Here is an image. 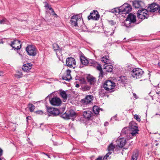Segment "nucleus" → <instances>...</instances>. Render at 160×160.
<instances>
[{
	"label": "nucleus",
	"instance_id": "nucleus-1",
	"mask_svg": "<svg viewBox=\"0 0 160 160\" xmlns=\"http://www.w3.org/2000/svg\"><path fill=\"white\" fill-rule=\"evenodd\" d=\"M136 22V17L132 13H129L126 19L124 25L127 28H131L134 26Z\"/></svg>",
	"mask_w": 160,
	"mask_h": 160
},
{
	"label": "nucleus",
	"instance_id": "nucleus-2",
	"mask_svg": "<svg viewBox=\"0 0 160 160\" xmlns=\"http://www.w3.org/2000/svg\"><path fill=\"white\" fill-rule=\"evenodd\" d=\"M82 22V18L80 14H77L72 16L71 18L70 23L73 27L81 26V24Z\"/></svg>",
	"mask_w": 160,
	"mask_h": 160
},
{
	"label": "nucleus",
	"instance_id": "nucleus-3",
	"mask_svg": "<svg viewBox=\"0 0 160 160\" xmlns=\"http://www.w3.org/2000/svg\"><path fill=\"white\" fill-rule=\"evenodd\" d=\"M45 105L47 109V112H45V115L47 114L49 116L55 117L62 114V113H61L58 109L48 106L46 103Z\"/></svg>",
	"mask_w": 160,
	"mask_h": 160
},
{
	"label": "nucleus",
	"instance_id": "nucleus-4",
	"mask_svg": "<svg viewBox=\"0 0 160 160\" xmlns=\"http://www.w3.org/2000/svg\"><path fill=\"white\" fill-rule=\"evenodd\" d=\"M116 84L111 80H106L101 86V88H103L104 89L109 92H112L115 91L114 87Z\"/></svg>",
	"mask_w": 160,
	"mask_h": 160
},
{
	"label": "nucleus",
	"instance_id": "nucleus-5",
	"mask_svg": "<svg viewBox=\"0 0 160 160\" xmlns=\"http://www.w3.org/2000/svg\"><path fill=\"white\" fill-rule=\"evenodd\" d=\"M137 17L138 18L140 19L138 22L135 23V25L140 23L142 20L146 18L147 19L149 17L148 11L147 9H142L138 10L137 12Z\"/></svg>",
	"mask_w": 160,
	"mask_h": 160
},
{
	"label": "nucleus",
	"instance_id": "nucleus-6",
	"mask_svg": "<svg viewBox=\"0 0 160 160\" xmlns=\"http://www.w3.org/2000/svg\"><path fill=\"white\" fill-rule=\"evenodd\" d=\"M62 115V117L64 118L67 119H72L73 121L76 117L77 114L73 110L70 109L68 111H67Z\"/></svg>",
	"mask_w": 160,
	"mask_h": 160
},
{
	"label": "nucleus",
	"instance_id": "nucleus-7",
	"mask_svg": "<svg viewBox=\"0 0 160 160\" xmlns=\"http://www.w3.org/2000/svg\"><path fill=\"white\" fill-rule=\"evenodd\" d=\"M28 55L30 56L35 57L37 54V48L32 45H28L25 48Z\"/></svg>",
	"mask_w": 160,
	"mask_h": 160
},
{
	"label": "nucleus",
	"instance_id": "nucleus-8",
	"mask_svg": "<svg viewBox=\"0 0 160 160\" xmlns=\"http://www.w3.org/2000/svg\"><path fill=\"white\" fill-rule=\"evenodd\" d=\"M128 127L132 132L131 135L132 136H134L136 135L138 133V131L139 130L137 126V124L135 122H131Z\"/></svg>",
	"mask_w": 160,
	"mask_h": 160
},
{
	"label": "nucleus",
	"instance_id": "nucleus-9",
	"mask_svg": "<svg viewBox=\"0 0 160 160\" xmlns=\"http://www.w3.org/2000/svg\"><path fill=\"white\" fill-rule=\"evenodd\" d=\"M143 73L144 71L142 69L139 68H136L132 70L131 76L136 79L140 78L142 76Z\"/></svg>",
	"mask_w": 160,
	"mask_h": 160
},
{
	"label": "nucleus",
	"instance_id": "nucleus-10",
	"mask_svg": "<svg viewBox=\"0 0 160 160\" xmlns=\"http://www.w3.org/2000/svg\"><path fill=\"white\" fill-rule=\"evenodd\" d=\"M120 10L122 14L129 13L132 10V8L130 4L128 3H124L120 7Z\"/></svg>",
	"mask_w": 160,
	"mask_h": 160
},
{
	"label": "nucleus",
	"instance_id": "nucleus-11",
	"mask_svg": "<svg viewBox=\"0 0 160 160\" xmlns=\"http://www.w3.org/2000/svg\"><path fill=\"white\" fill-rule=\"evenodd\" d=\"M48 98H49V101L50 104L53 106H59L62 103L61 100L59 98L55 97L50 98L48 96L46 99H47Z\"/></svg>",
	"mask_w": 160,
	"mask_h": 160
},
{
	"label": "nucleus",
	"instance_id": "nucleus-12",
	"mask_svg": "<svg viewBox=\"0 0 160 160\" xmlns=\"http://www.w3.org/2000/svg\"><path fill=\"white\" fill-rule=\"evenodd\" d=\"M100 18V15L98 11L97 10H93L91 12L89 16L88 17L89 20L92 19L94 20H98Z\"/></svg>",
	"mask_w": 160,
	"mask_h": 160
},
{
	"label": "nucleus",
	"instance_id": "nucleus-13",
	"mask_svg": "<svg viewBox=\"0 0 160 160\" xmlns=\"http://www.w3.org/2000/svg\"><path fill=\"white\" fill-rule=\"evenodd\" d=\"M93 97L92 95H86L85 98L81 100L80 102L83 105H87L92 102Z\"/></svg>",
	"mask_w": 160,
	"mask_h": 160
},
{
	"label": "nucleus",
	"instance_id": "nucleus-14",
	"mask_svg": "<svg viewBox=\"0 0 160 160\" xmlns=\"http://www.w3.org/2000/svg\"><path fill=\"white\" fill-rule=\"evenodd\" d=\"M132 2L133 6L136 8H141L142 9L145 6L144 3L141 0H135Z\"/></svg>",
	"mask_w": 160,
	"mask_h": 160
},
{
	"label": "nucleus",
	"instance_id": "nucleus-15",
	"mask_svg": "<svg viewBox=\"0 0 160 160\" xmlns=\"http://www.w3.org/2000/svg\"><path fill=\"white\" fill-rule=\"evenodd\" d=\"M158 5L155 3H153L150 5L147 9L148 11L151 12H154L158 10Z\"/></svg>",
	"mask_w": 160,
	"mask_h": 160
},
{
	"label": "nucleus",
	"instance_id": "nucleus-16",
	"mask_svg": "<svg viewBox=\"0 0 160 160\" xmlns=\"http://www.w3.org/2000/svg\"><path fill=\"white\" fill-rule=\"evenodd\" d=\"M66 63L67 66L70 68H72L73 65L76 64L75 59L73 58L68 57L66 59Z\"/></svg>",
	"mask_w": 160,
	"mask_h": 160
},
{
	"label": "nucleus",
	"instance_id": "nucleus-17",
	"mask_svg": "<svg viewBox=\"0 0 160 160\" xmlns=\"http://www.w3.org/2000/svg\"><path fill=\"white\" fill-rule=\"evenodd\" d=\"M71 71L69 69H67L65 73L63 75L62 77L63 80L69 81L72 79V77L71 76L70 73Z\"/></svg>",
	"mask_w": 160,
	"mask_h": 160
},
{
	"label": "nucleus",
	"instance_id": "nucleus-18",
	"mask_svg": "<svg viewBox=\"0 0 160 160\" xmlns=\"http://www.w3.org/2000/svg\"><path fill=\"white\" fill-rule=\"evenodd\" d=\"M32 66L31 63L24 64L22 67V70L25 72H28L32 68Z\"/></svg>",
	"mask_w": 160,
	"mask_h": 160
},
{
	"label": "nucleus",
	"instance_id": "nucleus-19",
	"mask_svg": "<svg viewBox=\"0 0 160 160\" xmlns=\"http://www.w3.org/2000/svg\"><path fill=\"white\" fill-rule=\"evenodd\" d=\"M132 132L130 131L128 127L123 128L122 130L121 134L122 135H126L127 136L128 135H131Z\"/></svg>",
	"mask_w": 160,
	"mask_h": 160
},
{
	"label": "nucleus",
	"instance_id": "nucleus-20",
	"mask_svg": "<svg viewBox=\"0 0 160 160\" xmlns=\"http://www.w3.org/2000/svg\"><path fill=\"white\" fill-rule=\"evenodd\" d=\"M93 113L90 111H84L83 113V116L85 118L88 120H89L92 117Z\"/></svg>",
	"mask_w": 160,
	"mask_h": 160
},
{
	"label": "nucleus",
	"instance_id": "nucleus-21",
	"mask_svg": "<svg viewBox=\"0 0 160 160\" xmlns=\"http://www.w3.org/2000/svg\"><path fill=\"white\" fill-rule=\"evenodd\" d=\"M117 80L119 83H122L125 84L127 82V78L125 76H121L117 78Z\"/></svg>",
	"mask_w": 160,
	"mask_h": 160
},
{
	"label": "nucleus",
	"instance_id": "nucleus-22",
	"mask_svg": "<svg viewBox=\"0 0 160 160\" xmlns=\"http://www.w3.org/2000/svg\"><path fill=\"white\" fill-rule=\"evenodd\" d=\"M80 60L82 65L85 66L88 65V60L82 53L80 56Z\"/></svg>",
	"mask_w": 160,
	"mask_h": 160
},
{
	"label": "nucleus",
	"instance_id": "nucleus-23",
	"mask_svg": "<svg viewBox=\"0 0 160 160\" xmlns=\"http://www.w3.org/2000/svg\"><path fill=\"white\" fill-rule=\"evenodd\" d=\"M118 144L119 147L122 148L125 145L126 143V140L124 138H120L118 139Z\"/></svg>",
	"mask_w": 160,
	"mask_h": 160
},
{
	"label": "nucleus",
	"instance_id": "nucleus-24",
	"mask_svg": "<svg viewBox=\"0 0 160 160\" xmlns=\"http://www.w3.org/2000/svg\"><path fill=\"white\" fill-rule=\"evenodd\" d=\"M96 67L97 69L100 71L99 77L100 78H102L103 76V72L101 65L98 63Z\"/></svg>",
	"mask_w": 160,
	"mask_h": 160
},
{
	"label": "nucleus",
	"instance_id": "nucleus-25",
	"mask_svg": "<svg viewBox=\"0 0 160 160\" xmlns=\"http://www.w3.org/2000/svg\"><path fill=\"white\" fill-rule=\"evenodd\" d=\"M91 87L88 85H82L81 88V89L83 91H89Z\"/></svg>",
	"mask_w": 160,
	"mask_h": 160
},
{
	"label": "nucleus",
	"instance_id": "nucleus-26",
	"mask_svg": "<svg viewBox=\"0 0 160 160\" xmlns=\"http://www.w3.org/2000/svg\"><path fill=\"white\" fill-rule=\"evenodd\" d=\"M111 12L114 13H118L120 14H121L120 7L112 9Z\"/></svg>",
	"mask_w": 160,
	"mask_h": 160
},
{
	"label": "nucleus",
	"instance_id": "nucleus-27",
	"mask_svg": "<svg viewBox=\"0 0 160 160\" xmlns=\"http://www.w3.org/2000/svg\"><path fill=\"white\" fill-rule=\"evenodd\" d=\"M53 48L54 50L55 51H57L59 50L60 51H62V48H60L59 45L56 43H54L52 44Z\"/></svg>",
	"mask_w": 160,
	"mask_h": 160
},
{
	"label": "nucleus",
	"instance_id": "nucleus-28",
	"mask_svg": "<svg viewBox=\"0 0 160 160\" xmlns=\"http://www.w3.org/2000/svg\"><path fill=\"white\" fill-rule=\"evenodd\" d=\"M81 26H78V28H81L83 31L84 32L87 31H88V28L86 27V26L85 25V24L83 23V21L82 20V23L81 24Z\"/></svg>",
	"mask_w": 160,
	"mask_h": 160
},
{
	"label": "nucleus",
	"instance_id": "nucleus-29",
	"mask_svg": "<svg viewBox=\"0 0 160 160\" xmlns=\"http://www.w3.org/2000/svg\"><path fill=\"white\" fill-rule=\"evenodd\" d=\"M113 66L112 65H107L104 68L106 69V71L107 72H111L112 71Z\"/></svg>",
	"mask_w": 160,
	"mask_h": 160
},
{
	"label": "nucleus",
	"instance_id": "nucleus-30",
	"mask_svg": "<svg viewBox=\"0 0 160 160\" xmlns=\"http://www.w3.org/2000/svg\"><path fill=\"white\" fill-rule=\"evenodd\" d=\"M99 108L97 106H94L93 107L92 110L93 112L96 114H98L99 113L100 110Z\"/></svg>",
	"mask_w": 160,
	"mask_h": 160
},
{
	"label": "nucleus",
	"instance_id": "nucleus-31",
	"mask_svg": "<svg viewBox=\"0 0 160 160\" xmlns=\"http://www.w3.org/2000/svg\"><path fill=\"white\" fill-rule=\"evenodd\" d=\"M87 79L88 82H89L91 85L93 84L96 82L95 78L93 77L87 78Z\"/></svg>",
	"mask_w": 160,
	"mask_h": 160
},
{
	"label": "nucleus",
	"instance_id": "nucleus-32",
	"mask_svg": "<svg viewBox=\"0 0 160 160\" xmlns=\"http://www.w3.org/2000/svg\"><path fill=\"white\" fill-rule=\"evenodd\" d=\"M60 95L64 99H67V95L65 91H62L60 93Z\"/></svg>",
	"mask_w": 160,
	"mask_h": 160
},
{
	"label": "nucleus",
	"instance_id": "nucleus-33",
	"mask_svg": "<svg viewBox=\"0 0 160 160\" xmlns=\"http://www.w3.org/2000/svg\"><path fill=\"white\" fill-rule=\"evenodd\" d=\"M28 106L29 107V111L31 112H32L34 111L35 108V107L34 105L29 103L28 104Z\"/></svg>",
	"mask_w": 160,
	"mask_h": 160
},
{
	"label": "nucleus",
	"instance_id": "nucleus-34",
	"mask_svg": "<svg viewBox=\"0 0 160 160\" xmlns=\"http://www.w3.org/2000/svg\"><path fill=\"white\" fill-rule=\"evenodd\" d=\"M138 155V152H136L133 153L132 156L131 160H137Z\"/></svg>",
	"mask_w": 160,
	"mask_h": 160
},
{
	"label": "nucleus",
	"instance_id": "nucleus-35",
	"mask_svg": "<svg viewBox=\"0 0 160 160\" xmlns=\"http://www.w3.org/2000/svg\"><path fill=\"white\" fill-rule=\"evenodd\" d=\"M115 148L114 145L112 143H111L108 146V151H110L113 150Z\"/></svg>",
	"mask_w": 160,
	"mask_h": 160
},
{
	"label": "nucleus",
	"instance_id": "nucleus-36",
	"mask_svg": "<svg viewBox=\"0 0 160 160\" xmlns=\"http://www.w3.org/2000/svg\"><path fill=\"white\" fill-rule=\"evenodd\" d=\"M99 90L100 95L101 96H103L104 95L105 93H106L104 90L102 88L99 89Z\"/></svg>",
	"mask_w": 160,
	"mask_h": 160
},
{
	"label": "nucleus",
	"instance_id": "nucleus-37",
	"mask_svg": "<svg viewBox=\"0 0 160 160\" xmlns=\"http://www.w3.org/2000/svg\"><path fill=\"white\" fill-rule=\"evenodd\" d=\"M102 61L105 63V65H106L108 63H110L108 61V60H106V59L103 57H102Z\"/></svg>",
	"mask_w": 160,
	"mask_h": 160
},
{
	"label": "nucleus",
	"instance_id": "nucleus-38",
	"mask_svg": "<svg viewBox=\"0 0 160 160\" xmlns=\"http://www.w3.org/2000/svg\"><path fill=\"white\" fill-rule=\"evenodd\" d=\"M7 21V20L6 18L3 19L0 21V24H6Z\"/></svg>",
	"mask_w": 160,
	"mask_h": 160
},
{
	"label": "nucleus",
	"instance_id": "nucleus-39",
	"mask_svg": "<svg viewBox=\"0 0 160 160\" xmlns=\"http://www.w3.org/2000/svg\"><path fill=\"white\" fill-rule=\"evenodd\" d=\"M94 62H95L94 60L92 59H90V60H88V65L91 66L92 65V64Z\"/></svg>",
	"mask_w": 160,
	"mask_h": 160
},
{
	"label": "nucleus",
	"instance_id": "nucleus-40",
	"mask_svg": "<svg viewBox=\"0 0 160 160\" xmlns=\"http://www.w3.org/2000/svg\"><path fill=\"white\" fill-rule=\"evenodd\" d=\"M35 112L37 114L42 115L43 113L45 114L43 111L42 110H38Z\"/></svg>",
	"mask_w": 160,
	"mask_h": 160
},
{
	"label": "nucleus",
	"instance_id": "nucleus-41",
	"mask_svg": "<svg viewBox=\"0 0 160 160\" xmlns=\"http://www.w3.org/2000/svg\"><path fill=\"white\" fill-rule=\"evenodd\" d=\"M13 42H14L16 44H20L21 43H22V42L20 40L18 39H15L13 40Z\"/></svg>",
	"mask_w": 160,
	"mask_h": 160
},
{
	"label": "nucleus",
	"instance_id": "nucleus-42",
	"mask_svg": "<svg viewBox=\"0 0 160 160\" xmlns=\"http://www.w3.org/2000/svg\"><path fill=\"white\" fill-rule=\"evenodd\" d=\"M133 67H131L130 65L128 66V70L131 72V74H132V70L133 69H134Z\"/></svg>",
	"mask_w": 160,
	"mask_h": 160
},
{
	"label": "nucleus",
	"instance_id": "nucleus-43",
	"mask_svg": "<svg viewBox=\"0 0 160 160\" xmlns=\"http://www.w3.org/2000/svg\"><path fill=\"white\" fill-rule=\"evenodd\" d=\"M134 118L138 121L140 122L141 121L140 118L139 117L138 115L137 114H135L134 115Z\"/></svg>",
	"mask_w": 160,
	"mask_h": 160
},
{
	"label": "nucleus",
	"instance_id": "nucleus-44",
	"mask_svg": "<svg viewBox=\"0 0 160 160\" xmlns=\"http://www.w3.org/2000/svg\"><path fill=\"white\" fill-rule=\"evenodd\" d=\"M108 22L110 25L112 26L115 25L116 23V22L112 20L108 21Z\"/></svg>",
	"mask_w": 160,
	"mask_h": 160
},
{
	"label": "nucleus",
	"instance_id": "nucleus-45",
	"mask_svg": "<svg viewBox=\"0 0 160 160\" xmlns=\"http://www.w3.org/2000/svg\"><path fill=\"white\" fill-rule=\"evenodd\" d=\"M79 80L80 81L81 83L82 84H85L86 82V81H85V79L84 78L80 79Z\"/></svg>",
	"mask_w": 160,
	"mask_h": 160
},
{
	"label": "nucleus",
	"instance_id": "nucleus-46",
	"mask_svg": "<svg viewBox=\"0 0 160 160\" xmlns=\"http://www.w3.org/2000/svg\"><path fill=\"white\" fill-rule=\"evenodd\" d=\"M43 3H45V7L46 8H48V9H49V8H50V6H51L50 5L49 6V4H48V3L46 2H43Z\"/></svg>",
	"mask_w": 160,
	"mask_h": 160
},
{
	"label": "nucleus",
	"instance_id": "nucleus-47",
	"mask_svg": "<svg viewBox=\"0 0 160 160\" xmlns=\"http://www.w3.org/2000/svg\"><path fill=\"white\" fill-rule=\"evenodd\" d=\"M22 45V43H21L20 44V45L19 46H17V47L16 48L15 47V48H14V50H18L20 49L21 48Z\"/></svg>",
	"mask_w": 160,
	"mask_h": 160
},
{
	"label": "nucleus",
	"instance_id": "nucleus-48",
	"mask_svg": "<svg viewBox=\"0 0 160 160\" xmlns=\"http://www.w3.org/2000/svg\"><path fill=\"white\" fill-rule=\"evenodd\" d=\"M108 157V155L106 154V155L103 158V159H102V160H107V158Z\"/></svg>",
	"mask_w": 160,
	"mask_h": 160
},
{
	"label": "nucleus",
	"instance_id": "nucleus-49",
	"mask_svg": "<svg viewBox=\"0 0 160 160\" xmlns=\"http://www.w3.org/2000/svg\"><path fill=\"white\" fill-rule=\"evenodd\" d=\"M117 115H115L113 117L111 118V120H117Z\"/></svg>",
	"mask_w": 160,
	"mask_h": 160
},
{
	"label": "nucleus",
	"instance_id": "nucleus-50",
	"mask_svg": "<svg viewBox=\"0 0 160 160\" xmlns=\"http://www.w3.org/2000/svg\"><path fill=\"white\" fill-rule=\"evenodd\" d=\"M98 63L95 61V62H94L92 64V66H93L94 67H96Z\"/></svg>",
	"mask_w": 160,
	"mask_h": 160
},
{
	"label": "nucleus",
	"instance_id": "nucleus-51",
	"mask_svg": "<svg viewBox=\"0 0 160 160\" xmlns=\"http://www.w3.org/2000/svg\"><path fill=\"white\" fill-rule=\"evenodd\" d=\"M14 44H15V43L14 42L12 41L11 42V44H10V46L12 47V48L14 49L15 47L13 46V45Z\"/></svg>",
	"mask_w": 160,
	"mask_h": 160
},
{
	"label": "nucleus",
	"instance_id": "nucleus-52",
	"mask_svg": "<svg viewBox=\"0 0 160 160\" xmlns=\"http://www.w3.org/2000/svg\"><path fill=\"white\" fill-rule=\"evenodd\" d=\"M31 119V116H27L26 117L27 122V123H28V120H30Z\"/></svg>",
	"mask_w": 160,
	"mask_h": 160
},
{
	"label": "nucleus",
	"instance_id": "nucleus-53",
	"mask_svg": "<svg viewBox=\"0 0 160 160\" xmlns=\"http://www.w3.org/2000/svg\"><path fill=\"white\" fill-rule=\"evenodd\" d=\"M103 57H104L106 59V60H108V62H109V56H104Z\"/></svg>",
	"mask_w": 160,
	"mask_h": 160
},
{
	"label": "nucleus",
	"instance_id": "nucleus-54",
	"mask_svg": "<svg viewBox=\"0 0 160 160\" xmlns=\"http://www.w3.org/2000/svg\"><path fill=\"white\" fill-rule=\"evenodd\" d=\"M3 152V151L2 149L0 148V157L2 156Z\"/></svg>",
	"mask_w": 160,
	"mask_h": 160
},
{
	"label": "nucleus",
	"instance_id": "nucleus-55",
	"mask_svg": "<svg viewBox=\"0 0 160 160\" xmlns=\"http://www.w3.org/2000/svg\"><path fill=\"white\" fill-rule=\"evenodd\" d=\"M102 157L101 156H99L95 160H102Z\"/></svg>",
	"mask_w": 160,
	"mask_h": 160
},
{
	"label": "nucleus",
	"instance_id": "nucleus-56",
	"mask_svg": "<svg viewBox=\"0 0 160 160\" xmlns=\"http://www.w3.org/2000/svg\"><path fill=\"white\" fill-rule=\"evenodd\" d=\"M18 73H19V75H18V78H20L22 77V74L21 72H18Z\"/></svg>",
	"mask_w": 160,
	"mask_h": 160
},
{
	"label": "nucleus",
	"instance_id": "nucleus-57",
	"mask_svg": "<svg viewBox=\"0 0 160 160\" xmlns=\"http://www.w3.org/2000/svg\"><path fill=\"white\" fill-rule=\"evenodd\" d=\"M49 9L52 12H54V11L53 9L51 7V6H50Z\"/></svg>",
	"mask_w": 160,
	"mask_h": 160
},
{
	"label": "nucleus",
	"instance_id": "nucleus-58",
	"mask_svg": "<svg viewBox=\"0 0 160 160\" xmlns=\"http://www.w3.org/2000/svg\"><path fill=\"white\" fill-rule=\"evenodd\" d=\"M17 53H18V54L19 55L22 57V55L21 54V52H20L19 51H17Z\"/></svg>",
	"mask_w": 160,
	"mask_h": 160
},
{
	"label": "nucleus",
	"instance_id": "nucleus-59",
	"mask_svg": "<svg viewBox=\"0 0 160 160\" xmlns=\"http://www.w3.org/2000/svg\"><path fill=\"white\" fill-rule=\"evenodd\" d=\"M52 13H53V14H52V15H54L55 16V17H58V15H57L55 13V12L54 11V12H52Z\"/></svg>",
	"mask_w": 160,
	"mask_h": 160
},
{
	"label": "nucleus",
	"instance_id": "nucleus-60",
	"mask_svg": "<svg viewBox=\"0 0 160 160\" xmlns=\"http://www.w3.org/2000/svg\"><path fill=\"white\" fill-rule=\"evenodd\" d=\"M52 13H53V14H52V15H54L55 16V17H58V15H57L55 13V12L54 11V12H52Z\"/></svg>",
	"mask_w": 160,
	"mask_h": 160
},
{
	"label": "nucleus",
	"instance_id": "nucleus-61",
	"mask_svg": "<svg viewBox=\"0 0 160 160\" xmlns=\"http://www.w3.org/2000/svg\"><path fill=\"white\" fill-rule=\"evenodd\" d=\"M52 13H53V14H52V15H54L55 16V17H58V15H57L55 13V12L54 11V12H52Z\"/></svg>",
	"mask_w": 160,
	"mask_h": 160
},
{
	"label": "nucleus",
	"instance_id": "nucleus-62",
	"mask_svg": "<svg viewBox=\"0 0 160 160\" xmlns=\"http://www.w3.org/2000/svg\"><path fill=\"white\" fill-rule=\"evenodd\" d=\"M108 125V122H106L104 124V125L105 126H107Z\"/></svg>",
	"mask_w": 160,
	"mask_h": 160
},
{
	"label": "nucleus",
	"instance_id": "nucleus-63",
	"mask_svg": "<svg viewBox=\"0 0 160 160\" xmlns=\"http://www.w3.org/2000/svg\"><path fill=\"white\" fill-rule=\"evenodd\" d=\"M114 30H113V31L110 34V36H112L113 35V33H114Z\"/></svg>",
	"mask_w": 160,
	"mask_h": 160
},
{
	"label": "nucleus",
	"instance_id": "nucleus-64",
	"mask_svg": "<svg viewBox=\"0 0 160 160\" xmlns=\"http://www.w3.org/2000/svg\"><path fill=\"white\" fill-rule=\"evenodd\" d=\"M158 12L160 14V5H158Z\"/></svg>",
	"mask_w": 160,
	"mask_h": 160
}]
</instances>
